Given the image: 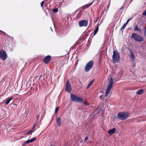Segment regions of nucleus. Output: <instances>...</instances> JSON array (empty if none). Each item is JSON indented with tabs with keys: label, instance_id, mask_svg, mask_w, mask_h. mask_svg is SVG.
<instances>
[{
	"label": "nucleus",
	"instance_id": "nucleus-1",
	"mask_svg": "<svg viewBox=\"0 0 146 146\" xmlns=\"http://www.w3.org/2000/svg\"><path fill=\"white\" fill-rule=\"evenodd\" d=\"M70 98L72 101L79 103H84V104L87 105L85 102H84L83 99L74 94L70 95Z\"/></svg>",
	"mask_w": 146,
	"mask_h": 146
},
{
	"label": "nucleus",
	"instance_id": "nucleus-2",
	"mask_svg": "<svg viewBox=\"0 0 146 146\" xmlns=\"http://www.w3.org/2000/svg\"><path fill=\"white\" fill-rule=\"evenodd\" d=\"M117 117L121 120H125L128 118L129 116V113L127 112H120L117 114Z\"/></svg>",
	"mask_w": 146,
	"mask_h": 146
},
{
	"label": "nucleus",
	"instance_id": "nucleus-3",
	"mask_svg": "<svg viewBox=\"0 0 146 146\" xmlns=\"http://www.w3.org/2000/svg\"><path fill=\"white\" fill-rule=\"evenodd\" d=\"M131 38L138 42H142L144 40V38L141 35L135 33L132 34Z\"/></svg>",
	"mask_w": 146,
	"mask_h": 146
},
{
	"label": "nucleus",
	"instance_id": "nucleus-4",
	"mask_svg": "<svg viewBox=\"0 0 146 146\" xmlns=\"http://www.w3.org/2000/svg\"><path fill=\"white\" fill-rule=\"evenodd\" d=\"M113 62L114 63L117 62L119 60L120 58L119 54L117 52L115 51L113 52V54L112 56Z\"/></svg>",
	"mask_w": 146,
	"mask_h": 146
},
{
	"label": "nucleus",
	"instance_id": "nucleus-5",
	"mask_svg": "<svg viewBox=\"0 0 146 146\" xmlns=\"http://www.w3.org/2000/svg\"><path fill=\"white\" fill-rule=\"evenodd\" d=\"M94 65L93 61L91 60L87 63L84 69V71L86 72L89 71L92 67Z\"/></svg>",
	"mask_w": 146,
	"mask_h": 146
},
{
	"label": "nucleus",
	"instance_id": "nucleus-6",
	"mask_svg": "<svg viewBox=\"0 0 146 146\" xmlns=\"http://www.w3.org/2000/svg\"><path fill=\"white\" fill-rule=\"evenodd\" d=\"M113 82V79L112 78H111L110 79V84L108 85L106 91V92L105 95V97H106L108 96V94L110 92V90L112 87Z\"/></svg>",
	"mask_w": 146,
	"mask_h": 146
},
{
	"label": "nucleus",
	"instance_id": "nucleus-7",
	"mask_svg": "<svg viewBox=\"0 0 146 146\" xmlns=\"http://www.w3.org/2000/svg\"><path fill=\"white\" fill-rule=\"evenodd\" d=\"M0 57L3 60H5L7 58V54L5 51L3 50H1L0 51Z\"/></svg>",
	"mask_w": 146,
	"mask_h": 146
},
{
	"label": "nucleus",
	"instance_id": "nucleus-8",
	"mask_svg": "<svg viewBox=\"0 0 146 146\" xmlns=\"http://www.w3.org/2000/svg\"><path fill=\"white\" fill-rule=\"evenodd\" d=\"M88 24V21L86 20H82L79 21L78 24L80 27H86Z\"/></svg>",
	"mask_w": 146,
	"mask_h": 146
},
{
	"label": "nucleus",
	"instance_id": "nucleus-9",
	"mask_svg": "<svg viewBox=\"0 0 146 146\" xmlns=\"http://www.w3.org/2000/svg\"><path fill=\"white\" fill-rule=\"evenodd\" d=\"M66 90L68 92H70L71 91V86L70 84L69 83L68 80L66 82Z\"/></svg>",
	"mask_w": 146,
	"mask_h": 146
},
{
	"label": "nucleus",
	"instance_id": "nucleus-10",
	"mask_svg": "<svg viewBox=\"0 0 146 146\" xmlns=\"http://www.w3.org/2000/svg\"><path fill=\"white\" fill-rule=\"evenodd\" d=\"M51 59V57L50 56H48L45 57L44 60V61L46 64H47L48 63Z\"/></svg>",
	"mask_w": 146,
	"mask_h": 146
},
{
	"label": "nucleus",
	"instance_id": "nucleus-11",
	"mask_svg": "<svg viewBox=\"0 0 146 146\" xmlns=\"http://www.w3.org/2000/svg\"><path fill=\"white\" fill-rule=\"evenodd\" d=\"M36 139V137H34L32 139L28 140L27 141H25V143H26L27 144H28L29 143H31L35 141Z\"/></svg>",
	"mask_w": 146,
	"mask_h": 146
},
{
	"label": "nucleus",
	"instance_id": "nucleus-12",
	"mask_svg": "<svg viewBox=\"0 0 146 146\" xmlns=\"http://www.w3.org/2000/svg\"><path fill=\"white\" fill-rule=\"evenodd\" d=\"M130 52L131 57V60L132 61H133L135 59L134 55L131 50H130Z\"/></svg>",
	"mask_w": 146,
	"mask_h": 146
},
{
	"label": "nucleus",
	"instance_id": "nucleus-13",
	"mask_svg": "<svg viewBox=\"0 0 146 146\" xmlns=\"http://www.w3.org/2000/svg\"><path fill=\"white\" fill-rule=\"evenodd\" d=\"M57 124L58 126L59 127L60 126L61 123V119L60 117H58L56 119Z\"/></svg>",
	"mask_w": 146,
	"mask_h": 146
},
{
	"label": "nucleus",
	"instance_id": "nucleus-14",
	"mask_svg": "<svg viewBox=\"0 0 146 146\" xmlns=\"http://www.w3.org/2000/svg\"><path fill=\"white\" fill-rule=\"evenodd\" d=\"M115 132V129L113 128L112 129H110L108 131V133L110 134H113Z\"/></svg>",
	"mask_w": 146,
	"mask_h": 146
},
{
	"label": "nucleus",
	"instance_id": "nucleus-15",
	"mask_svg": "<svg viewBox=\"0 0 146 146\" xmlns=\"http://www.w3.org/2000/svg\"><path fill=\"white\" fill-rule=\"evenodd\" d=\"M138 25H135V26L134 27V30L135 31H137L139 32H140L141 31V29L138 28Z\"/></svg>",
	"mask_w": 146,
	"mask_h": 146
},
{
	"label": "nucleus",
	"instance_id": "nucleus-16",
	"mask_svg": "<svg viewBox=\"0 0 146 146\" xmlns=\"http://www.w3.org/2000/svg\"><path fill=\"white\" fill-rule=\"evenodd\" d=\"M144 91L143 89H141L138 90L136 92V94L138 95H141L142 94Z\"/></svg>",
	"mask_w": 146,
	"mask_h": 146
},
{
	"label": "nucleus",
	"instance_id": "nucleus-17",
	"mask_svg": "<svg viewBox=\"0 0 146 146\" xmlns=\"http://www.w3.org/2000/svg\"><path fill=\"white\" fill-rule=\"evenodd\" d=\"M99 29L98 26L96 27V29L94 31L93 33H94V36L98 32Z\"/></svg>",
	"mask_w": 146,
	"mask_h": 146
},
{
	"label": "nucleus",
	"instance_id": "nucleus-18",
	"mask_svg": "<svg viewBox=\"0 0 146 146\" xmlns=\"http://www.w3.org/2000/svg\"><path fill=\"white\" fill-rule=\"evenodd\" d=\"M12 98L13 97L9 98L5 102V105H7L9 104L10 101L12 99Z\"/></svg>",
	"mask_w": 146,
	"mask_h": 146
},
{
	"label": "nucleus",
	"instance_id": "nucleus-19",
	"mask_svg": "<svg viewBox=\"0 0 146 146\" xmlns=\"http://www.w3.org/2000/svg\"><path fill=\"white\" fill-rule=\"evenodd\" d=\"M94 81V80H92L88 84L87 86V88H89L90 87Z\"/></svg>",
	"mask_w": 146,
	"mask_h": 146
},
{
	"label": "nucleus",
	"instance_id": "nucleus-20",
	"mask_svg": "<svg viewBox=\"0 0 146 146\" xmlns=\"http://www.w3.org/2000/svg\"><path fill=\"white\" fill-rule=\"evenodd\" d=\"M92 4V3H91L89 4H87L84 6V7L86 8H88L90 5H91Z\"/></svg>",
	"mask_w": 146,
	"mask_h": 146
},
{
	"label": "nucleus",
	"instance_id": "nucleus-21",
	"mask_svg": "<svg viewBox=\"0 0 146 146\" xmlns=\"http://www.w3.org/2000/svg\"><path fill=\"white\" fill-rule=\"evenodd\" d=\"M52 11L54 13H57L58 12V9L57 8H55L53 9Z\"/></svg>",
	"mask_w": 146,
	"mask_h": 146
},
{
	"label": "nucleus",
	"instance_id": "nucleus-22",
	"mask_svg": "<svg viewBox=\"0 0 146 146\" xmlns=\"http://www.w3.org/2000/svg\"><path fill=\"white\" fill-rule=\"evenodd\" d=\"M59 109V107H58L57 108H55V113H56L58 112Z\"/></svg>",
	"mask_w": 146,
	"mask_h": 146
},
{
	"label": "nucleus",
	"instance_id": "nucleus-23",
	"mask_svg": "<svg viewBox=\"0 0 146 146\" xmlns=\"http://www.w3.org/2000/svg\"><path fill=\"white\" fill-rule=\"evenodd\" d=\"M126 25L124 23L123 24V26L122 27L121 29L120 30H122L123 29L126 27Z\"/></svg>",
	"mask_w": 146,
	"mask_h": 146
},
{
	"label": "nucleus",
	"instance_id": "nucleus-24",
	"mask_svg": "<svg viewBox=\"0 0 146 146\" xmlns=\"http://www.w3.org/2000/svg\"><path fill=\"white\" fill-rule=\"evenodd\" d=\"M33 131H34L33 130H31L27 132L26 133V134L27 135V134H28L30 133H32L33 132Z\"/></svg>",
	"mask_w": 146,
	"mask_h": 146
},
{
	"label": "nucleus",
	"instance_id": "nucleus-25",
	"mask_svg": "<svg viewBox=\"0 0 146 146\" xmlns=\"http://www.w3.org/2000/svg\"><path fill=\"white\" fill-rule=\"evenodd\" d=\"M144 34L145 35V36H146V26H145V30L144 31Z\"/></svg>",
	"mask_w": 146,
	"mask_h": 146
},
{
	"label": "nucleus",
	"instance_id": "nucleus-26",
	"mask_svg": "<svg viewBox=\"0 0 146 146\" xmlns=\"http://www.w3.org/2000/svg\"><path fill=\"white\" fill-rule=\"evenodd\" d=\"M44 1H43L41 3V7L42 8L43 7V5L44 3Z\"/></svg>",
	"mask_w": 146,
	"mask_h": 146
},
{
	"label": "nucleus",
	"instance_id": "nucleus-27",
	"mask_svg": "<svg viewBox=\"0 0 146 146\" xmlns=\"http://www.w3.org/2000/svg\"><path fill=\"white\" fill-rule=\"evenodd\" d=\"M0 32H1V33H2V35H3V34H4V35H6V33L5 32H3V31H1V30H0Z\"/></svg>",
	"mask_w": 146,
	"mask_h": 146
},
{
	"label": "nucleus",
	"instance_id": "nucleus-28",
	"mask_svg": "<svg viewBox=\"0 0 146 146\" xmlns=\"http://www.w3.org/2000/svg\"><path fill=\"white\" fill-rule=\"evenodd\" d=\"M131 19H128L126 22V23H125V24L126 25H127V23H128L130 21V20Z\"/></svg>",
	"mask_w": 146,
	"mask_h": 146
},
{
	"label": "nucleus",
	"instance_id": "nucleus-29",
	"mask_svg": "<svg viewBox=\"0 0 146 146\" xmlns=\"http://www.w3.org/2000/svg\"><path fill=\"white\" fill-rule=\"evenodd\" d=\"M143 14L144 15H146V9L145 11L143 12Z\"/></svg>",
	"mask_w": 146,
	"mask_h": 146
},
{
	"label": "nucleus",
	"instance_id": "nucleus-30",
	"mask_svg": "<svg viewBox=\"0 0 146 146\" xmlns=\"http://www.w3.org/2000/svg\"><path fill=\"white\" fill-rule=\"evenodd\" d=\"M88 137H86L85 138V140H84V142H85L86 141H87V140H88Z\"/></svg>",
	"mask_w": 146,
	"mask_h": 146
},
{
	"label": "nucleus",
	"instance_id": "nucleus-31",
	"mask_svg": "<svg viewBox=\"0 0 146 146\" xmlns=\"http://www.w3.org/2000/svg\"><path fill=\"white\" fill-rule=\"evenodd\" d=\"M98 18H97L96 19H95L94 20V21L95 23L98 20Z\"/></svg>",
	"mask_w": 146,
	"mask_h": 146
},
{
	"label": "nucleus",
	"instance_id": "nucleus-32",
	"mask_svg": "<svg viewBox=\"0 0 146 146\" xmlns=\"http://www.w3.org/2000/svg\"><path fill=\"white\" fill-rule=\"evenodd\" d=\"M26 144H27L26 143H25V142H24V143H23L22 146H25L26 145Z\"/></svg>",
	"mask_w": 146,
	"mask_h": 146
},
{
	"label": "nucleus",
	"instance_id": "nucleus-33",
	"mask_svg": "<svg viewBox=\"0 0 146 146\" xmlns=\"http://www.w3.org/2000/svg\"><path fill=\"white\" fill-rule=\"evenodd\" d=\"M81 15V14L80 13L78 14V18H79Z\"/></svg>",
	"mask_w": 146,
	"mask_h": 146
},
{
	"label": "nucleus",
	"instance_id": "nucleus-34",
	"mask_svg": "<svg viewBox=\"0 0 146 146\" xmlns=\"http://www.w3.org/2000/svg\"><path fill=\"white\" fill-rule=\"evenodd\" d=\"M35 125H33V128L32 130H33V129L35 128Z\"/></svg>",
	"mask_w": 146,
	"mask_h": 146
},
{
	"label": "nucleus",
	"instance_id": "nucleus-35",
	"mask_svg": "<svg viewBox=\"0 0 146 146\" xmlns=\"http://www.w3.org/2000/svg\"><path fill=\"white\" fill-rule=\"evenodd\" d=\"M135 64L134 63H132V66H135Z\"/></svg>",
	"mask_w": 146,
	"mask_h": 146
},
{
	"label": "nucleus",
	"instance_id": "nucleus-36",
	"mask_svg": "<svg viewBox=\"0 0 146 146\" xmlns=\"http://www.w3.org/2000/svg\"><path fill=\"white\" fill-rule=\"evenodd\" d=\"M39 115H38V116H37V118H36V119H37V120H38V118H39Z\"/></svg>",
	"mask_w": 146,
	"mask_h": 146
},
{
	"label": "nucleus",
	"instance_id": "nucleus-37",
	"mask_svg": "<svg viewBox=\"0 0 146 146\" xmlns=\"http://www.w3.org/2000/svg\"><path fill=\"white\" fill-rule=\"evenodd\" d=\"M107 8H108V9L109 8V6H108H108H107Z\"/></svg>",
	"mask_w": 146,
	"mask_h": 146
},
{
	"label": "nucleus",
	"instance_id": "nucleus-38",
	"mask_svg": "<svg viewBox=\"0 0 146 146\" xmlns=\"http://www.w3.org/2000/svg\"><path fill=\"white\" fill-rule=\"evenodd\" d=\"M50 29H51V30L52 31V29H51V28H50Z\"/></svg>",
	"mask_w": 146,
	"mask_h": 146
}]
</instances>
